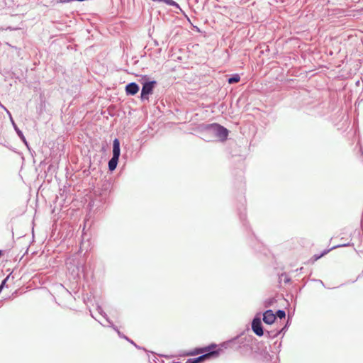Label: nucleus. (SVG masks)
Wrapping results in <instances>:
<instances>
[{"label": "nucleus", "instance_id": "nucleus-1", "mask_svg": "<svg viewBox=\"0 0 363 363\" xmlns=\"http://www.w3.org/2000/svg\"><path fill=\"white\" fill-rule=\"evenodd\" d=\"M208 130L213 134L220 140H225L228 135V130L224 127L218 124H211L208 126Z\"/></svg>", "mask_w": 363, "mask_h": 363}, {"label": "nucleus", "instance_id": "nucleus-2", "mask_svg": "<svg viewBox=\"0 0 363 363\" xmlns=\"http://www.w3.org/2000/svg\"><path fill=\"white\" fill-rule=\"evenodd\" d=\"M252 328L253 332L258 336L263 335V330L262 328L261 318L256 316L252 323Z\"/></svg>", "mask_w": 363, "mask_h": 363}, {"label": "nucleus", "instance_id": "nucleus-3", "mask_svg": "<svg viewBox=\"0 0 363 363\" xmlns=\"http://www.w3.org/2000/svg\"><path fill=\"white\" fill-rule=\"evenodd\" d=\"M218 352H210L208 353H206L203 355H201L199 357L194 358V359H189L186 363H201L203 362L204 360L210 358L211 357H217L218 356Z\"/></svg>", "mask_w": 363, "mask_h": 363}, {"label": "nucleus", "instance_id": "nucleus-4", "mask_svg": "<svg viewBox=\"0 0 363 363\" xmlns=\"http://www.w3.org/2000/svg\"><path fill=\"white\" fill-rule=\"evenodd\" d=\"M155 84V82H146L143 84V89L141 91V99H148L147 95L152 93Z\"/></svg>", "mask_w": 363, "mask_h": 363}, {"label": "nucleus", "instance_id": "nucleus-5", "mask_svg": "<svg viewBox=\"0 0 363 363\" xmlns=\"http://www.w3.org/2000/svg\"><path fill=\"white\" fill-rule=\"evenodd\" d=\"M276 319V315L273 313V311L272 310L267 311L263 314V321L266 324H272Z\"/></svg>", "mask_w": 363, "mask_h": 363}, {"label": "nucleus", "instance_id": "nucleus-6", "mask_svg": "<svg viewBox=\"0 0 363 363\" xmlns=\"http://www.w3.org/2000/svg\"><path fill=\"white\" fill-rule=\"evenodd\" d=\"M125 91L128 94L135 95L139 91V86L137 84L132 82L126 85Z\"/></svg>", "mask_w": 363, "mask_h": 363}, {"label": "nucleus", "instance_id": "nucleus-7", "mask_svg": "<svg viewBox=\"0 0 363 363\" xmlns=\"http://www.w3.org/2000/svg\"><path fill=\"white\" fill-rule=\"evenodd\" d=\"M120 142L118 139H115L113 143V157L118 158L120 157Z\"/></svg>", "mask_w": 363, "mask_h": 363}, {"label": "nucleus", "instance_id": "nucleus-8", "mask_svg": "<svg viewBox=\"0 0 363 363\" xmlns=\"http://www.w3.org/2000/svg\"><path fill=\"white\" fill-rule=\"evenodd\" d=\"M118 158L112 157L108 162V168L111 171L114 170L116 168Z\"/></svg>", "mask_w": 363, "mask_h": 363}, {"label": "nucleus", "instance_id": "nucleus-9", "mask_svg": "<svg viewBox=\"0 0 363 363\" xmlns=\"http://www.w3.org/2000/svg\"><path fill=\"white\" fill-rule=\"evenodd\" d=\"M13 124L14 125V128L18 134V135L21 138V139L24 142V143H26V138L23 134V133L16 127V125L14 124V123L13 122Z\"/></svg>", "mask_w": 363, "mask_h": 363}, {"label": "nucleus", "instance_id": "nucleus-10", "mask_svg": "<svg viewBox=\"0 0 363 363\" xmlns=\"http://www.w3.org/2000/svg\"><path fill=\"white\" fill-rule=\"evenodd\" d=\"M240 81V77L238 74L234 75L233 77L228 79L229 84H233L238 82Z\"/></svg>", "mask_w": 363, "mask_h": 363}, {"label": "nucleus", "instance_id": "nucleus-11", "mask_svg": "<svg viewBox=\"0 0 363 363\" xmlns=\"http://www.w3.org/2000/svg\"><path fill=\"white\" fill-rule=\"evenodd\" d=\"M277 316L278 318H279L280 319H282L284 318H285L286 316V313L284 311H281V310H279L277 312Z\"/></svg>", "mask_w": 363, "mask_h": 363}, {"label": "nucleus", "instance_id": "nucleus-12", "mask_svg": "<svg viewBox=\"0 0 363 363\" xmlns=\"http://www.w3.org/2000/svg\"><path fill=\"white\" fill-rule=\"evenodd\" d=\"M208 351H209V349L206 347V348L201 349L199 352L202 353V352H208Z\"/></svg>", "mask_w": 363, "mask_h": 363}, {"label": "nucleus", "instance_id": "nucleus-13", "mask_svg": "<svg viewBox=\"0 0 363 363\" xmlns=\"http://www.w3.org/2000/svg\"><path fill=\"white\" fill-rule=\"evenodd\" d=\"M6 279H7V278H6V279H5L3 281V282L1 283V286H0V290H1V289H2V288L4 287V284H5V282H6Z\"/></svg>", "mask_w": 363, "mask_h": 363}, {"label": "nucleus", "instance_id": "nucleus-14", "mask_svg": "<svg viewBox=\"0 0 363 363\" xmlns=\"http://www.w3.org/2000/svg\"><path fill=\"white\" fill-rule=\"evenodd\" d=\"M322 255H323V254H322V255H321L320 256H319V257H315V260L318 259H319Z\"/></svg>", "mask_w": 363, "mask_h": 363}]
</instances>
